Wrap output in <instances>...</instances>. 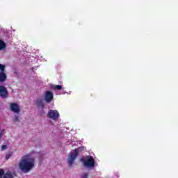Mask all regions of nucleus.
Wrapping results in <instances>:
<instances>
[{"label": "nucleus", "instance_id": "f257e3e1", "mask_svg": "<svg viewBox=\"0 0 178 178\" xmlns=\"http://www.w3.org/2000/svg\"><path fill=\"white\" fill-rule=\"evenodd\" d=\"M35 165V161L34 158L31 157L30 154L24 156L19 163V168L21 172L23 173H29L30 170L34 169V166Z\"/></svg>", "mask_w": 178, "mask_h": 178}, {"label": "nucleus", "instance_id": "f03ea898", "mask_svg": "<svg viewBox=\"0 0 178 178\" xmlns=\"http://www.w3.org/2000/svg\"><path fill=\"white\" fill-rule=\"evenodd\" d=\"M81 161L86 168H94L95 165L94 158L91 156H86V157H83Z\"/></svg>", "mask_w": 178, "mask_h": 178}, {"label": "nucleus", "instance_id": "7ed1b4c3", "mask_svg": "<svg viewBox=\"0 0 178 178\" xmlns=\"http://www.w3.org/2000/svg\"><path fill=\"white\" fill-rule=\"evenodd\" d=\"M78 150L74 149L72 150L68 156L67 163L69 166H72L73 163H74V161H76V158H77Z\"/></svg>", "mask_w": 178, "mask_h": 178}, {"label": "nucleus", "instance_id": "20e7f679", "mask_svg": "<svg viewBox=\"0 0 178 178\" xmlns=\"http://www.w3.org/2000/svg\"><path fill=\"white\" fill-rule=\"evenodd\" d=\"M47 118L51 119L52 120H58L59 119V112L56 110H49L47 113Z\"/></svg>", "mask_w": 178, "mask_h": 178}, {"label": "nucleus", "instance_id": "39448f33", "mask_svg": "<svg viewBox=\"0 0 178 178\" xmlns=\"http://www.w3.org/2000/svg\"><path fill=\"white\" fill-rule=\"evenodd\" d=\"M44 99L47 104H51V102H52V100L54 99V94H52V92L46 91L44 96Z\"/></svg>", "mask_w": 178, "mask_h": 178}, {"label": "nucleus", "instance_id": "423d86ee", "mask_svg": "<svg viewBox=\"0 0 178 178\" xmlns=\"http://www.w3.org/2000/svg\"><path fill=\"white\" fill-rule=\"evenodd\" d=\"M10 109L11 112L16 113V115H19L20 113V106L17 103H11L10 104Z\"/></svg>", "mask_w": 178, "mask_h": 178}, {"label": "nucleus", "instance_id": "0eeeda50", "mask_svg": "<svg viewBox=\"0 0 178 178\" xmlns=\"http://www.w3.org/2000/svg\"><path fill=\"white\" fill-rule=\"evenodd\" d=\"M0 83H2L6 80V74L3 72H5V65L0 64Z\"/></svg>", "mask_w": 178, "mask_h": 178}, {"label": "nucleus", "instance_id": "6e6552de", "mask_svg": "<svg viewBox=\"0 0 178 178\" xmlns=\"http://www.w3.org/2000/svg\"><path fill=\"white\" fill-rule=\"evenodd\" d=\"M0 178H13V174L10 171L5 173V170L0 169Z\"/></svg>", "mask_w": 178, "mask_h": 178}, {"label": "nucleus", "instance_id": "1a4fd4ad", "mask_svg": "<svg viewBox=\"0 0 178 178\" xmlns=\"http://www.w3.org/2000/svg\"><path fill=\"white\" fill-rule=\"evenodd\" d=\"M0 97L1 98H6L8 97V90L5 86H0Z\"/></svg>", "mask_w": 178, "mask_h": 178}, {"label": "nucleus", "instance_id": "9d476101", "mask_svg": "<svg viewBox=\"0 0 178 178\" xmlns=\"http://www.w3.org/2000/svg\"><path fill=\"white\" fill-rule=\"evenodd\" d=\"M36 105L38 108H40V109L44 108V106H45V104H44V102H42V99H38L36 100Z\"/></svg>", "mask_w": 178, "mask_h": 178}, {"label": "nucleus", "instance_id": "9b49d317", "mask_svg": "<svg viewBox=\"0 0 178 178\" xmlns=\"http://www.w3.org/2000/svg\"><path fill=\"white\" fill-rule=\"evenodd\" d=\"M4 49H6V43L0 39V51H4Z\"/></svg>", "mask_w": 178, "mask_h": 178}, {"label": "nucleus", "instance_id": "f8f14e48", "mask_svg": "<svg viewBox=\"0 0 178 178\" xmlns=\"http://www.w3.org/2000/svg\"><path fill=\"white\" fill-rule=\"evenodd\" d=\"M51 88H52V90H56L57 91H60V90H62V86H60V85H51Z\"/></svg>", "mask_w": 178, "mask_h": 178}, {"label": "nucleus", "instance_id": "ddd939ff", "mask_svg": "<svg viewBox=\"0 0 178 178\" xmlns=\"http://www.w3.org/2000/svg\"><path fill=\"white\" fill-rule=\"evenodd\" d=\"M19 113L18 114H16L15 116H14V118H13V122L14 123H16L17 122H20V120H19Z\"/></svg>", "mask_w": 178, "mask_h": 178}, {"label": "nucleus", "instance_id": "4468645a", "mask_svg": "<svg viewBox=\"0 0 178 178\" xmlns=\"http://www.w3.org/2000/svg\"><path fill=\"white\" fill-rule=\"evenodd\" d=\"M88 173L87 172H83L81 175V178H88Z\"/></svg>", "mask_w": 178, "mask_h": 178}, {"label": "nucleus", "instance_id": "2eb2a0df", "mask_svg": "<svg viewBox=\"0 0 178 178\" xmlns=\"http://www.w3.org/2000/svg\"><path fill=\"white\" fill-rule=\"evenodd\" d=\"M8 149V146L7 145H3L1 147V151H5V149Z\"/></svg>", "mask_w": 178, "mask_h": 178}, {"label": "nucleus", "instance_id": "dca6fc26", "mask_svg": "<svg viewBox=\"0 0 178 178\" xmlns=\"http://www.w3.org/2000/svg\"><path fill=\"white\" fill-rule=\"evenodd\" d=\"M10 156H12V154H7L6 156V159L8 161V159H9V158H10Z\"/></svg>", "mask_w": 178, "mask_h": 178}, {"label": "nucleus", "instance_id": "f3484780", "mask_svg": "<svg viewBox=\"0 0 178 178\" xmlns=\"http://www.w3.org/2000/svg\"><path fill=\"white\" fill-rule=\"evenodd\" d=\"M70 92H61L60 93V94H63V95H65V94H69V95H70Z\"/></svg>", "mask_w": 178, "mask_h": 178}]
</instances>
